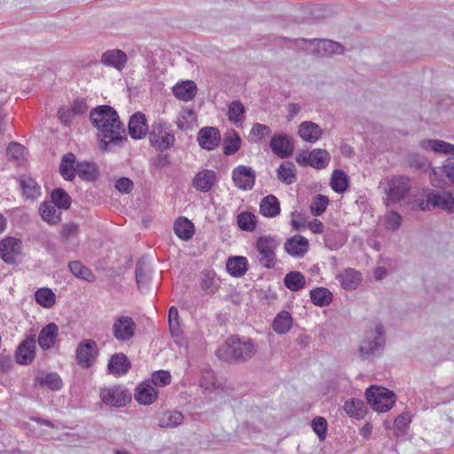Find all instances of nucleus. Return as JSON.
<instances>
[{
	"label": "nucleus",
	"mask_w": 454,
	"mask_h": 454,
	"mask_svg": "<svg viewBox=\"0 0 454 454\" xmlns=\"http://www.w3.org/2000/svg\"><path fill=\"white\" fill-rule=\"evenodd\" d=\"M90 119L100 131L99 148L103 152L121 147L127 141L125 129L117 112L110 106L103 105L90 111Z\"/></svg>",
	"instance_id": "f257e3e1"
},
{
	"label": "nucleus",
	"mask_w": 454,
	"mask_h": 454,
	"mask_svg": "<svg viewBox=\"0 0 454 454\" xmlns=\"http://www.w3.org/2000/svg\"><path fill=\"white\" fill-rule=\"evenodd\" d=\"M257 351L254 340L239 336H231L226 342L216 349V356L228 363H244L252 358Z\"/></svg>",
	"instance_id": "f03ea898"
},
{
	"label": "nucleus",
	"mask_w": 454,
	"mask_h": 454,
	"mask_svg": "<svg viewBox=\"0 0 454 454\" xmlns=\"http://www.w3.org/2000/svg\"><path fill=\"white\" fill-rule=\"evenodd\" d=\"M380 185L386 193L385 204L391 207L404 200L411 190V180L406 176H395L382 180Z\"/></svg>",
	"instance_id": "7ed1b4c3"
},
{
	"label": "nucleus",
	"mask_w": 454,
	"mask_h": 454,
	"mask_svg": "<svg viewBox=\"0 0 454 454\" xmlns=\"http://www.w3.org/2000/svg\"><path fill=\"white\" fill-rule=\"evenodd\" d=\"M384 347V327L381 324H377L374 329L365 333L358 351L362 359H371L380 355Z\"/></svg>",
	"instance_id": "20e7f679"
},
{
	"label": "nucleus",
	"mask_w": 454,
	"mask_h": 454,
	"mask_svg": "<svg viewBox=\"0 0 454 454\" xmlns=\"http://www.w3.org/2000/svg\"><path fill=\"white\" fill-rule=\"evenodd\" d=\"M279 242L271 236L259 237L255 243L256 260L265 269H272L277 263L276 249Z\"/></svg>",
	"instance_id": "39448f33"
},
{
	"label": "nucleus",
	"mask_w": 454,
	"mask_h": 454,
	"mask_svg": "<svg viewBox=\"0 0 454 454\" xmlns=\"http://www.w3.org/2000/svg\"><path fill=\"white\" fill-rule=\"evenodd\" d=\"M149 140L151 145L157 151L164 152L170 149L176 142L171 125L163 121L154 122L149 132Z\"/></svg>",
	"instance_id": "423d86ee"
},
{
	"label": "nucleus",
	"mask_w": 454,
	"mask_h": 454,
	"mask_svg": "<svg viewBox=\"0 0 454 454\" xmlns=\"http://www.w3.org/2000/svg\"><path fill=\"white\" fill-rule=\"evenodd\" d=\"M367 403L379 412L389 411L395 402V394L382 387L371 386L365 391Z\"/></svg>",
	"instance_id": "0eeeda50"
},
{
	"label": "nucleus",
	"mask_w": 454,
	"mask_h": 454,
	"mask_svg": "<svg viewBox=\"0 0 454 454\" xmlns=\"http://www.w3.org/2000/svg\"><path fill=\"white\" fill-rule=\"evenodd\" d=\"M101 401L107 406L117 408L124 407L130 400L131 395L121 386L102 388L100 390Z\"/></svg>",
	"instance_id": "6e6552de"
},
{
	"label": "nucleus",
	"mask_w": 454,
	"mask_h": 454,
	"mask_svg": "<svg viewBox=\"0 0 454 454\" xmlns=\"http://www.w3.org/2000/svg\"><path fill=\"white\" fill-rule=\"evenodd\" d=\"M136 323L129 316H119L114 321L112 333L114 337L121 342L130 340L135 336Z\"/></svg>",
	"instance_id": "1a4fd4ad"
},
{
	"label": "nucleus",
	"mask_w": 454,
	"mask_h": 454,
	"mask_svg": "<svg viewBox=\"0 0 454 454\" xmlns=\"http://www.w3.org/2000/svg\"><path fill=\"white\" fill-rule=\"evenodd\" d=\"M98 354V345L90 339L83 340L76 348V362L82 368H90Z\"/></svg>",
	"instance_id": "9d476101"
},
{
	"label": "nucleus",
	"mask_w": 454,
	"mask_h": 454,
	"mask_svg": "<svg viewBox=\"0 0 454 454\" xmlns=\"http://www.w3.org/2000/svg\"><path fill=\"white\" fill-rule=\"evenodd\" d=\"M442 175L454 185V157L447 158L441 168H432L429 174L431 184L434 187H442L445 181Z\"/></svg>",
	"instance_id": "9b49d317"
},
{
	"label": "nucleus",
	"mask_w": 454,
	"mask_h": 454,
	"mask_svg": "<svg viewBox=\"0 0 454 454\" xmlns=\"http://www.w3.org/2000/svg\"><path fill=\"white\" fill-rule=\"evenodd\" d=\"M22 242L14 237H7L0 241V257L8 264H15L16 258L21 254Z\"/></svg>",
	"instance_id": "f8f14e48"
},
{
	"label": "nucleus",
	"mask_w": 454,
	"mask_h": 454,
	"mask_svg": "<svg viewBox=\"0 0 454 454\" xmlns=\"http://www.w3.org/2000/svg\"><path fill=\"white\" fill-rule=\"evenodd\" d=\"M197 141L200 146L207 151L216 149L221 143V134L215 127H203L197 134Z\"/></svg>",
	"instance_id": "ddd939ff"
},
{
	"label": "nucleus",
	"mask_w": 454,
	"mask_h": 454,
	"mask_svg": "<svg viewBox=\"0 0 454 454\" xmlns=\"http://www.w3.org/2000/svg\"><path fill=\"white\" fill-rule=\"evenodd\" d=\"M232 180L239 189L249 191L254 185L255 174L252 168L239 165L232 170Z\"/></svg>",
	"instance_id": "4468645a"
},
{
	"label": "nucleus",
	"mask_w": 454,
	"mask_h": 454,
	"mask_svg": "<svg viewBox=\"0 0 454 454\" xmlns=\"http://www.w3.org/2000/svg\"><path fill=\"white\" fill-rule=\"evenodd\" d=\"M35 340L33 337L22 340L15 351L16 362L20 365L30 364L35 359Z\"/></svg>",
	"instance_id": "2eb2a0df"
},
{
	"label": "nucleus",
	"mask_w": 454,
	"mask_h": 454,
	"mask_svg": "<svg viewBox=\"0 0 454 454\" xmlns=\"http://www.w3.org/2000/svg\"><path fill=\"white\" fill-rule=\"evenodd\" d=\"M270 146L271 151L281 159L288 158L294 151L291 137L285 134H275L270 139Z\"/></svg>",
	"instance_id": "dca6fc26"
},
{
	"label": "nucleus",
	"mask_w": 454,
	"mask_h": 454,
	"mask_svg": "<svg viewBox=\"0 0 454 454\" xmlns=\"http://www.w3.org/2000/svg\"><path fill=\"white\" fill-rule=\"evenodd\" d=\"M427 202L434 207H440L449 212L454 211V197L450 192L432 191L427 195Z\"/></svg>",
	"instance_id": "f3484780"
},
{
	"label": "nucleus",
	"mask_w": 454,
	"mask_h": 454,
	"mask_svg": "<svg viewBox=\"0 0 454 454\" xmlns=\"http://www.w3.org/2000/svg\"><path fill=\"white\" fill-rule=\"evenodd\" d=\"M129 134L133 139H141L148 133V124L145 115L137 112L131 115L129 121Z\"/></svg>",
	"instance_id": "a211bd4d"
},
{
	"label": "nucleus",
	"mask_w": 454,
	"mask_h": 454,
	"mask_svg": "<svg viewBox=\"0 0 454 454\" xmlns=\"http://www.w3.org/2000/svg\"><path fill=\"white\" fill-rule=\"evenodd\" d=\"M216 182V173L212 169L199 171L192 179L193 187L201 192H209Z\"/></svg>",
	"instance_id": "6ab92c4d"
},
{
	"label": "nucleus",
	"mask_w": 454,
	"mask_h": 454,
	"mask_svg": "<svg viewBox=\"0 0 454 454\" xmlns=\"http://www.w3.org/2000/svg\"><path fill=\"white\" fill-rule=\"evenodd\" d=\"M59 336V327L55 323H49L43 326L38 334V344L43 350L52 348Z\"/></svg>",
	"instance_id": "aec40b11"
},
{
	"label": "nucleus",
	"mask_w": 454,
	"mask_h": 454,
	"mask_svg": "<svg viewBox=\"0 0 454 454\" xmlns=\"http://www.w3.org/2000/svg\"><path fill=\"white\" fill-rule=\"evenodd\" d=\"M284 248L290 255L301 258L309 249V241L302 236H294L286 241Z\"/></svg>",
	"instance_id": "412c9836"
},
{
	"label": "nucleus",
	"mask_w": 454,
	"mask_h": 454,
	"mask_svg": "<svg viewBox=\"0 0 454 454\" xmlns=\"http://www.w3.org/2000/svg\"><path fill=\"white\" fill-rule=\"evenodd\" d=\"M423 150H431L434 153L454 156V145L440 139H424L419 142Z\"/></svg>",
	"instance_id": "4be33fe9"
},
{
	"label": "nucleus",
	"mask_w": 454,
	"mask_h": 454,
	"mask_svg": "<svg viewBox=\"0 0 454 454\" xmlns=\"http://www.w3.org/2000/svg\"><path fill=\"white\" fill-rule=\"evenodd\" d=\"M130 367L131 364L128 356L123 353L113 355L107 364L109 373L116 375H125Z\"/></svg>",
	"instance_id": "5701e85b"
},
{
	"label": "nucleus",
	"mask_w": 454,
	"mask_h": 454,
	"mask_svg": "<svg viewBox=\"0 0 454 454\" xmlns=\"http://www.w3.org/2000/svg\"><path fill=\"white\" fill-rule=\"evenodd\" d=\"M322 129L315 122L302 121L298 129L299 136L306 142L314 143L322 136Z\"/></svg>",
	"instance_id": "b1692460"
},
{
	"label": "nucleus",
	"mask_w": 454,
	"mask_h": 454,
	"mask_svg": "<svg viewBox=\"0 0 454 454\" xmlns=\"http://www.w3.org/2000/svg\"><path fill=\"white\" fill-rule=\"evenodd\" d=\"M336 278L345 290L356 289L361 281L360 273L352 268L346 269Z\"/></svg>",
	"instance_id": "393cba45"
},
{
	"label": "nucleus",
	"mask_w": 454,
	"mask_h": 454,
	"mask_svg": "<svg viewBox=\"0 0 454 454\" xmlns=\"http://www.w3.org/2000/svg\"><path fill=\"white\" fill-rule=\"evenodd\" d=\"M158 396L157 390L148 383L140 384L135 393V399L137 403L144 405L153 403Z\"/></svg>",
	"instance_id": "a878e982"
},
{
	"label": "nucleus",
	"mask_w": 454,
	"mask_h": 454,
	"mask_svg": "<svg viewBox=\"0 0 454 454\" xmlns=\"http://www.w3.org/2000/svg\"><path fill=\"white\" fill-rule=\"evenodd\" d=\"M127 62V55L121 50L107 51L102 55V63L121 70Z\"/></svg>",
	"instance_id": "bb28decb"
},
{
	"label": "nucleus",
	"mask_w": 454,
	"mask_h": 454,
	"mask_svg": "<svg viewBox=\"0 0 454 454\" xmlns=\"http://www.w3.org/2000/svg\"><path fill=\"white\" fill-rule=\"evenodd\" d=\"M260 213L269 218L276 217L280 213V203L272 194L265 196L260 203Z\"/></svg>",
	"instance_id": "cd10ccee"
},
{
	"label": "nucleus",
	"mask_w": 454,
	"mask_h": 454,
	"mask_svg": "<svg viewBox=\"0 0 454 454\" xmlns=\"http://www.w3.org/2000/svg\"><path fill=\"white\" fill-rule=\"evenodd\" d=\"M197 92V85L192 81H185L177 83L173 88L175 97L183 101L192 100Z\"/></svg>",
	"instance_id": "c85d7f7f"
},
{
	"label": "nucleus",
	"mask_w": 454,
	"mask_h": 454,
	"mask_svg": "<svg viewBox=\"0 0 454 454\" xmlns=\"http://www.w3.org/2000/svg\"><path fill=\"white\" fill-rule=\"evenodd\" d=\"M136 280L138 288L147 291L151 281V270L144 260H139L136 264Z\"/></svg>",
	"instance_id": "c756f323"
},
{
	"label": "nucleus",
	"mask_w": 454,
	"mask_h": 454,
	"mask_svg": "<svg viewBox=\"0 0 454 454\" xmlns=\"http://www.w3.org/2000/svg\"><path fill=\"white\" fill-rule=\"evenodd\" d=\"M51 202L44 201L39 207V214L42 219L49 224L55 225L61 220V213Z\"/></svg>",
	"instance_id": "7c9ffc66"
},
{
	"label": "nucleus",
	"mask_w": 454,
	"mask_h": 454,
	"mask_svg": "<svg viewBox=\"0 0 454 454\" xmlns=\"http://www.w3.org/2000/svg\"><path fill=\"white\" fill-rule=\"evenodd\" d=\"M174 231L181 239L189 240L194 234V225L187 218L180 217L174 224Z\"/></svg>",
	"instance_id": "2f4dec72"
},
{
	"label": "nucleus",
	"mask_w": 454,
	"mask_h": 454,
	"mask_svg": "<svg viewBox=\"0 0 454 454\" xmlns=\"http://www.w3.org/2000/svg\"><path fill=\"white\" fill-rule=\"evenodd\" d=\"M312 303L318 307L328 306L333 301V294L326 287H316L309 292Z\"/></svg>",
	"instance_id": "473e14b6"
},
{
	"label": "nucleus",
	"mask_w": 454,
	"mask_h": 454,
	"mask_svg": "<svg viewBox=\"0 0 454 454\" xmlns=\"http://www.w3.org/2000/svg\"><path fill=\"white\" fill-rule=\"evenodd\" d=\"M75 155L73 153H66L61 160L59 172L67 181H72L75 175Z\"/></svg>",
	"instance_id": "72a5a7b5"
},
{
	"label": "nucleus",
	"mask_w": 454,
	"mask_h": 454,
	"mask_svg": "<svg viewBox=\"0 0 454 454\" xmlns=\"http://www.w3.org/2000/svg\"><path fill=\"white\" fill-rule=\"evenodd\" d=\"M284 284L290 291L297 292L306 286V278L301 272L294 270L285 276Z\"/></svg>",
	"instance_id": "f704fd0d"
},
{
	"label": "nucleus",
	"mask_w": 454,
	"mask_h": 454,
	"mask_svg": "<svg viewBox=\"0 0 454 454\" xmlns=\"http://www.w3.org/2000/svg\"><path fill=\"white\" fill-rule=\"evenodd\" d=\"M293 318L288 311L279 312L272 323L273 330L278 334L286 333L292 327Z\"/></svg>",
	"instance_id": "c9c22d12"
},
{
	"label": "nucleus",
	"mask_w": 454,
	"mask_h": 454,
	"mask_svg": "<svg viewBox=\"0 0 454 454\" xmlns=\"http://www.w3.org/2000/svg\"><path fill=\"white\" fill-rule=\"evenodd\" d=\"M226 268L233 277H242L247 270V260L243 256L231 257L227 261Z\"/></svg>",
	"instance_id": "e433bc0d"
},
{
	"label": "nucleus",
	"mask_w": 454,
	"mask_h": 454,
	"mask_svg": "<svg viewBox=\"0 0 454 454\" xmlns=\"http://www.w3.org/2000/svg\"><path fill=\"white\" fill-rule=\"evenodd\" d=\"M241 145V138L238 132L231 129L225 134L223 138V153L225 155H233Z\"/></svg>",
	"instance_id": "4c0bfd02"
},
{
	"label": "nucleus",
	"mask_w": 454,
	"mask_h": 454,
	"mask_svg": "<svg viewBox=\"0 0 454 454\" xmlns=\"http://www.w3.org/2000/svg\"><path fill=\"white\" fill-rule=\"evenodd\" d=\"M75 174H77L79 177L85 181H94L98 176L96 165L87 161L76 163Z\"/></svg>",
	"instance_id": "58836bf2"
},
{
	"label": "nucleus",
	"mask_w": 454,
	"mask_h": 454,
	"mask_svg": "<svg viewBox=\"0 0 454 454\" xmlns=\"http://www.w3.org/2000/svg\"><path fill=\"white\" fill-rule=\"evenodd\" d=\"M277 174L278 178L286 184H294L296 181V168L293 162L282 163L278 167Z\"/></svg>",
	"instance_id": "ea45409f"
},
{
	"label": "nucleus",
	"mask_w": 454,
	"mask_h": 454,
	"mask_svg": "<svg viewBox=\"0 0 454 454\" xmlns=\"http://www.w3.org/2000/svg\"><path fill=\"white\" fill-rule=\"evenodd\" d=\"M68 268L71 273L82 280L88 282H93L95 280V276L85 265H83L80 261H72L68 263Z\"/></svg>",
	"instance_id": "a19ab883"
},
{
	"label": "nucleus",
	"mask_w": 454,
	"mask_h": 454,
	"mask_svg": "<svg viewBox=\"0 0 454 454\" xmlns=\"http://www.w3.org/2000/svg\"><path fill=\"white\" fill-rule=\"evenodd\" d=\"M20 185L23 195L27 199H35L41 194V188L38 184L30 176H22Z\"/></svg>",
	"instance_id": "79ce46f5"
},
{
	"label": "nucleus",
	"mask_w": 454,
	"mask_h": 454,
	"mask_svg": "<svg viewBox=\"0 0 454 454\" xmlns=\"http://www.w3.org/2000/svg\"><path fill=\"white\" fill-rule=\"evenodd\" d=\"M331 187L338 193H343L348 187V177L343 170L336 169L333 172Z\"/></svg>",
	"instance_id": "37998d69"
},
{
	"label": "nucleus",
	"mask_w": 454,
	"mask_h": 454,
	"mask_svg": "<svg viewBox=\"0 0 454 454\" xmlns=\"http://www.w3.org/2000/svg\"><path fill=\"white\" fill-rule=\"evenodd\" d=\"M364 402L358 399H350L345 402L343 410L350 417L360 419L364 417L365 412Z\"/></svg>",
	"instance_id": "c03bdc74"
},
{
	"label": "nucleus",
	"mask_w": 454,
	"mask_h": 454,
	"mask_svg": "<svg viewBox=\"0 0 454 454\" xmlns=\"http://www.w3.org/2000/svg\"><path fill=\"white\" fill-rule=\"evenodd\" d=\"M35 301L43 308L50 309L55 304L56 296L51 289L47 287L39 288L35 293Z\"/></svg>",
	"instance_id": "a18cd8bd"
},
{
	"label": "nucleus",
	"mask_w": 454,
	"mask_h": 454,
	"mask_svg": "<svg viewBox=\"0 0 454 454\" xmlns=\"http://www.w3.org/2000/svg\"><path fill=\"white\" fill-rule=\"evenodd\" d=\"M309 166L317 169L325 168L330 161V154L324 149H314L310 152Z\"/></svg>",
	"instance_id": "49530a36"
},
{
	"label": "nucleus",
	"mask_w": 454,
	"mask_h": 454,
	"mask_svg": "<svg viewBox=\"0 0 454 454\" xmlns=\"http://www.w3.org/2000/svg\"><path fill=\"white\" fill-rule=\"evenodd\" d=\"M184 416L177 411L165 412L159 419L160 427H176L183 423Z\"/></svg>",
	"instance_id": "de8ad7c7"
},
{
	"label": "nucleus",
	"mask_w": 454,
	"mask_h": 454,
	"mask_svg": "<svg viewBox=\"0 0 454 454\" xmlns=\"http://www.w3.org/2000/svg\"><path fill=\"white\" fill-rule=\"evenodd\" d=\"M59 209H67L71 205V197L62 188H56L51 192V201Z\"/></svg>",
	"instance_id": "09e8293b"
},
{
	"label": "nucleus",
	"mask_w": 454,
	"mask_h": 454,
	"mask_svg": "<svg viewBox=\"0 0 454 454\" xmlns=\"http://www.w3.org/2000/svg\"><path fill=\"white\" fill-rule=\"evenodd\" d=\"M245 106L239 100H233L228 106V119L233 123L240 122L244 120Z\"/></svg>",
	"instance_id": "8fccbe9b"
},
{
	"label": "nucleus",
	"mask_w": 454,
	"mask_h": 454,
	"mask_svg": "<svg viewBox=\"0 0 454 454\" xmlns=\"http://www.w3.org/2000/svg\"><path fill=\"white\" fill-rule=\"evenodd\" d=\"M408 164L411 168L421 171H427L431 168V161L424 155L419 153H411L407 157Z\"/></svg>",
	"instance_id": "3c124183"
},
{
	"label": "nucleus",
	"mask_w": 454,
	"mask_h": 454,
	"mask_svg": "<svg viewBox=\"0 0 454 454\" xmlns=\"http://www.w3.org/2000/svg\"><path fill=\"white\" fill-rule=\"evenodd\" d=\"M239 227L246 231H253L256 225V217L254 214L245 211L237 217Z\"/></svg>",
	"instance_id": "603ef678"
},
{
	"label": "nucleus",
	"mask_w": 454,
	"mask_h": 454,
	"mask_svg": "<svg viewBox=\"0 0 454 454\" xmlns=\"http://www.w3.org/2000/svg\"><path fill=\"white\" fill-rule=\"evenodd\" d=\"M270 133L271 129L269 126L261 123H255L253 125L250 130L249 140L254 143H259L266 137L270 136Z\"/></svg>",
	"instance_id": "864d4df0"
},
{
	"label": "nucleus",
	"mask_w": 454,
	"mask_h": 454,
	"mask_svg": "<svg viewBox=\"0 0 454 454\" xmlns=\"http://www.w3.org/2000/svg\"><path fill=\"white\" fill-rule=\"evenodd\" d=\"M329 204V199L325 195L317 194L313 198L310 205V211L314 216L321 215L326 209Z\"/></svg>",
	"instance_id": "5fc2aeb1"
},
{
	"label": "nucleus",
	"mask_w": 454,
	"mask_h": 454,
	"mask_svg": "<svg viewBox=\"0 0 454 454\" xmlns=\"http://www.w3.org/2000/svg\"><path fill=\"white\" fill-rule=\"evenodd\" d=\"M168 325L172 336L178 337L182 334L178 309L175 306L170 307L168 309Z\"/></svg>",
	"instance_id": "6e6d98bb"
},
{
	"label": "nucleus",
	"mask_w": 454,
	"mask_h": 454,
	"mask_svg": "<svg viewBox=\"0 0 454 454\" xmlns=\"http://www.w3.org/2000/svg\"><path fill=\"white\" fill-rule=\"evenodd\" d=\"M37 381L41 386H46L51 390H59L62 387L61 378L54 372L37 378Z\"/></svg>",
	"instance_id": "4d7b16f0"
},
{
	"label": "nucleus",
	"mask_w": 454,
	"mask_h": 454,
	"mask_svg": "<svg viewBox=\"0 0 454 454\" xmlns=\"http://www.w3.org/2000/svg\"><path fill=\"white\" fill-rule=\"evenodd\" d=\"M200 387L207 391L216 389L220 387L212 370H204L200 378Z\"/></svg>",
	"instance_id": "13d9d810"
},
{
	"label": "nucleus",
	"mask_w": 454,
	"mask_h": 454,
	"mask_svg": "<svg viewBox=\"0 0 454 454\" xmlns=\"http://www.w3.org/2000/svg\"><path fill=\"white\" fill-rule=\"evenodd\" d=\"M402 223V217L401 215L394 211L390 210L388 213L385 215V226L387 230H390L392 231H396Z\"/></svg>",
	"instance_id": "bf43d9fd"
},
{
	"label": "nucleus",
	"mask_w": 454,
	"mask_h": 454,
	"mask_svg": "<svg viewBox=\"0 0 454 454\" xmlns=\"http://www.w3.org/2000/svg\"><path fill=\"white\" fill-rule=\"evenodd\" d=\"M152 382L156 387H165L170 384L171 375L168 371H156L152 374Z\"/></svg>",
	"instance_id": "052dcab7"
},
{
	"label": "nucleus",
	"mask_w": 454,
	"mask_h": 454,
	"mask_svg": "<svg viewBox=\"0 0 454 454\" xmlns=\"http://www.w3.org/2000/svg\"><path fill=\"white\" fill-rule=\"evenodd\" d=\"M312 428L313 431L317 434L318 438L322 441L325 439L326 431H327V421L323 417H316L312 420Z\"/></svg>",
	"instance_id": "680f3d73"
},
{
	"label": "nucleus",
	"mask_w": 454,
	"mask_h": 454,
	"mask_svg": "<svg viewBox=\"0 0 454 454\" xmlns=\"http://www.w3.org/2000/svg\"><path fill=\"white\" fill-rule=\"evenodd\" d=\"M320 46L330 54L343 53V46L340 43L332 40H322Z\"/></svg>",
	"instance_id": "e2e57ef3"
},
{
	"label": "nucleus",
	"mask_w": 454,
	"mask_h": 454,
	"mask_svg": "<svg viewBox=\"0 0 454 454\" xmlns=\"http://www.w3.org/2000/svg\"><path fill=\"white\" fill-rule=\"evenodd\" d=\"M24 149L25 148L21 145L16 142H12L7 146L6 153L9 157L19 160L23 156Z\"/></svg>",
	"instance_id": "0e129e2a"
},
{
	"label": "nucleus",
	"mask_w": 454,
	"mask_h": 454,
	"mask_svg": "<svg viewBox=\"0 0 454 454\" xmlns=\"http://www.w3.org/2000/svg\"><path fill=\"white\" fill-rule=\"evenodd\" d=\"M78 232V226L74 223H67L63 225L60 235L64 241H67L70 239L75 237Z\"/></svg>",
	"instance_id": "69168bd1"
},
{
	"label": "nucleus",
	"mask_w": 454,
	"mask_h": 454,
	"mask_svg": "<svg viewBox=\"0 0 454 454\" xmlns=\"http://www.w3.org/2000/svg\"><path fill=\"white\" fill-rule=\"evenodd\" d=\"M115 188L121 192L129 193L133 188V183L128 177H121L116 181Z\"/></svg>",
	"instance_id": "338daca9"
},
{
	"label": "nucleus",
	"mask_w": 454,
	"mask_h": 454,
	"mask_svg": "<svg viewBox=\"0 0 454 454\" xmlns=\"http://www.w3.org/2000/svg\"><path fill=\"white\" fill-rule=\"evenodd\" d=\"M307 223V218L304 215L293 212L292 213V226L294 230H300L302 227H305Z\"/></svg>",
	"instance_id": "774afa93"
}]
</instances>
